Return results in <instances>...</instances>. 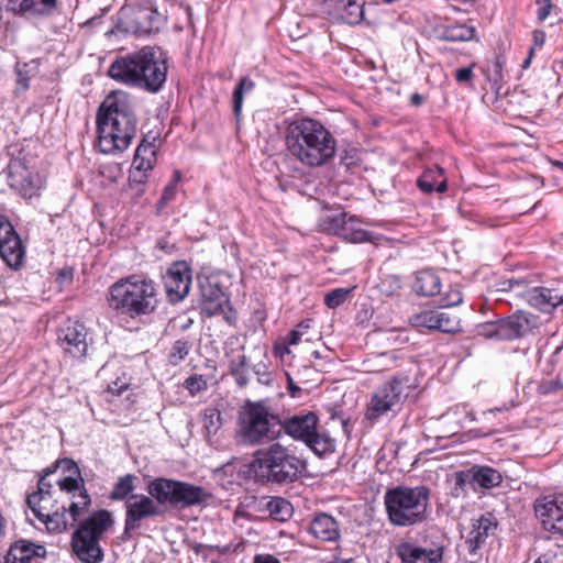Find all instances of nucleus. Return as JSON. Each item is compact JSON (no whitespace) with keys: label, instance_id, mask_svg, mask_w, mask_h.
Returning a JSON list of instances; mask_svg holds the SVG:
<instances>
[{"label":"nucleus","instance_id":"nucleus-1","mask_svg":"<svg viewBox=\"0 0 563 563\" xmlns=\"http://www.w3.org/2000/svg\"><path fill=\"white\" fill-rule=\"evenodd\" d=\"M147 493L148 496L134 494L125 500L124 534L140 529L142 520L159 516L162 511L158 505L186 508L205 504L211 498V494L201 486L164 477L150 482Z\"/></svg>","mask_w":563,"mask_h":563},{"label":"nucleus","instance_id":"nucleus-2","mask_svg":"<svg viewBox=\"0 0 563 563\" xmlns=\"http://www.w3.org/2000/svg\"><path fill=\"white\" fill-rule=\"evenodd\" d=\"M98 147L104 154L125 151L137 132V120L130 99L122 91L111 92L97 112Z\"/></svg>","mask_w":563,"mask_h":563},{"label":"nucleus","instance_id":"nucleus-3","mask_svg":"<svg viewBox=\"0 0 563 563\" xmlns=\"http://www.w3.org/2000/svg\"><path fill=\"white\" fill-rule=\"evenodd\" d=\"M285 143L289 154L308 167L330 162L336 151V140L319 121L310 118L295 120L286 128Z\"/></svg>","mask_w":563,"mask_h":563},{"label":"nucleus","instance_id":"nucleus-4","mask_svg":"<svg viewBox=\"0 0 563 563\" xmlns=\"http://www.w3.org/2000/svg\"><path fill=\"white\" fill-rule=\"evenodd\" d=\"M166 58L159 48L144 46L141 49L117 57L108 75L122 84L158 92L167 78Z\"/></svg>","mask_w":563,"mask_h":563},{"label":"nucleus","instance_id":"nucleus-5","mask_svg":"<svg viewBox=\"0 0 563 563\" xmlns=\"http://www.w3.org/2000/svg\"><path fill=\"white\" fill-rule=\"evenodd\" d=\"M109 306L131 318L148 316L158 306V292L153 280L132 275L115 282L108 292Z\"/></svg>","mask_w":563,"mask_h":563},{"label":"nucleus","instance_id":"nucleus-6","mask_svg":"<svg viewBox=\"0 0 563 563\" xmlns=\"http://www.w3.org/2000/svg\"><path fill=\"white\" fill-rule=\"evenodd\" d=\"M430 489L424 485H399L387 489L384 505L388 520L396 527H411L428 519Z\"/></svg>","mask_w":563,"mask_h":563},{"label":"nucleus","instance_id":"nucleus-7","mask_svg":"<svg viewBox=\"0 0 563 563\" xmlns=\"http://www.w3.org/2000/svg\"><path fill=\"white\" fill-rule=\"evenodd\" d=\"M280 433V418L262 401H247L238 413L235 438L243 445H264L278 439Z\"/></svg>","mask_w":563,"mask_h":563},{"label":"nucleus","instance_id":"nucleus-8","mask_svg":"<svg viewBox=\"0 0 563 563\" xmlns=\"http://www.w3.org/2000/svg\"><path fill=\"white\" fill-rule=\"evenodd\" d=\"M113 522L112 514L106 509L93 511L81 520L71 534L74 555L82 563H101L104 553L100 540Z\"/></svg>","mask_w":563,"mask_h":563},{"label":"nucleus","instance_id":"nucleus-9","mask_svg":"<svg viewBox=\"0 0 563 563\" xmlns=\"http://www.w3.org/2000/svg\"><path fill=\"white\" fill-rule=\"evenodd\" d=\"M255 474L277 484L295 482L306 468V463L280 443H273L257 451L251 464Z\"/></svg>","mask_w":563,"mask_h":563},{"label":"nucleus","instance_id":"nucleus-10","mask_svg":"<svg viewBox=\"0 0 563 563\" xmlns=\"http://www.w3.org/2000/svg\"><path fill=\"white\" fill-rule=\"evenodd\" d=\"M296 440L303 441L317 455H323L334 450L333 440L318 430V417L313 412L295 415L282 421V431Z\"/></svg>","mask_w":563,"mask_h":563},{"label":"nucleus","instance_id":"nucleus-11","mask_svg":"<svg viewBox=\"0 0 563 563\" xmlns=\"http://www.w3.org/2000/svg\"><path fill=\"white\" fill-rule=\"evenodd\" d=\"M405 387H409V379L405 376H395L385 383L373 394L365 412V418L376 421L388 411L399 407L407 397Z\"/></svg>","mask_w":563,"mask_h":563},{"label":"nucleus","instance_id":"nucleus-12","mask_svg":"<svg viewBox=\"0 0 563 563\" xmlns=\"http://www.w3.org/2000/svg\"><path fill=\"white\" fill-rule=\"evenodd\" d=\"M536 325V316L525 311H517L506 319L484 324L482 334L499 340H514L527 334Z\"/></svg>","mask_w":563,"mask_h":563},{"label":"nucleus","instance_id":"nucleus-13","mask_svg":"<svg viewBox=\"0 0 563 563\" xmlns=\"http://www.w3.org/2000/svg\"><path fill=\"white\" fill-rule=\"evenodd\" d=\"M533 507L545 531L563 536V493L542 495Z\"/></svg>","mask_w":563,"mask_h":563},{"label":"nucleus","instance_id":"nucleus-14","mask_svg":"<svg viewBox=\"0 0 563 563\" xmlns=\"http://www.w3.org/2000/svg\"><path fill=\"white\" fill-rule=\"evenodd\" d=\"M25 249L9 218L0 212V256L5 264L19 269L24 260Z\"/></svg>","mask_w":563,"mask_h":563},{"label":"nucleus","instance_id":"nucleus-15","mask_svg":"<svg viewBox=\"0 0 563 563\" xmlns=\"http://www.w3.org/2000/svg\"><path fill=\"white\" fill-rule=\"evenodd\" d=\"M321 225L323 231L338 235L347 242L362 243L371 241L369 232L363 230L358 221L353 216H347L346 212L327 216L322 220Z\"/></svg>","mask_w":563,"mask_h":563},{"label":"nucleus","instance_id":"nucleus-16","mask_svg":"<svg viewBox=\"0 0 563 563\" xmlns=\"http://www.w3.org/2000/svg\"><path fill=\"white\" fill-rule=\"evenodd\" d=\"M126 27L135 35H148L159 30L164 23V15L151 7H137L123 11Z\"/></svg>","mask_w":563,"mask_h":563},{"label":"nucleus","instance_id":"nucleus-17","mask_svg":"<svg viewBox=\"0 0 563 563\" xmlns=\"http://www.w3.org/2000/svg\"><path fill=\"white\" fill-rule=\"evenodd\" d=\"M88 330L78 320H68L57 333V342L62 349L74 357L85 356L88 349Z\"/></svg>","mask_w":563,"mask_h":563},{"label":"nucleus","instance_id":"nucleus-18","mask_svg":"<svg viewBox=\"0 0 563 563\" xmlns=\"http://www.w3.org/2000/svg\"><path fill=\"white\" fill-rule=\"evenodd\" d=\"M410 323L416 328H426L443 333H454L460 330L459 318L441 309L424 310L416 313L410 318Z\"/></svg>","mask_w":563,"mask_h":563},{"label":"nucleus","instance_id":"nucleus-19","mask_svg":"<svg viewBox=\"0 0 563 563\" xmlns=\"http://www.w3.org/2000/svg\"><path fill=\"white\" fill-rule=\"evenodd\" d=\"M164 285L170 302L183 300L190 290L191 272L185 262H176L168 268Z\"/></svg>","mask_w":563,"mask_h":563},{"label":"nucleus","instance_id":"nucleus-20","mask_svg":"<svg viewBox=\"0 0 563 563\" xmlns=\"http://www.w3.org/2000/svg\"><path fill=\"white\" fill-rule=\"evenodd\" d=\"M227 310L229 307V298L222 289L214 284L206 283L201 285V312L207 317L223 314L227 322L233 323L234 319L230 317Z\"/></svg>","mask_w":563,"mask_h":563},{"label":"nucleus","instance_id":"nucleus-21","mask_svg":"<svg viewBox=\"0 0 563 563\" xmlns=\"http://www.w3.org/2000/svg\"><path fill=\"white\" fill-rule=\"evenodd\" d=\"M498 522L496 518L487 512L472 521V529L468 532L465 543L471 554H476L483 548L487 539L495 536Z\"/></svg>","mask_w":563,"mask_h":563},{"label":"nucleus","instance_id":"nucleus-22","mask_svg":"<svg viewBox=\"0 0 563 563\" xmlns=\"http://www.w3.org/2000/svg\"><path fill=\"white\" fill-rule=\"evenodd\" d=\"M44 545L21 539L10 545L2 563H32L35 558H45Z\"/></svg>","mask_w":563,"mask_h":563},{"label":"nucleus","instance_id":"nucleus-23","mask_svg":"<svg viewBox=\"0 0 563 563\" xmlns=\"http://www.w3.org/2000/svg\"><path fill=\"white\" fill-rule=\"evenodd\" d=\"M396 553L402 563H439L442 560V550H426L409 542H402L396 548Z\"/></svg>","mask_w":563,"mask_h":563},{"label":"nucleus","instance_id":"nucleus-24","mask_svg":"<svg viewBox=\"0 0 563 563\" xmlns=\"http://www.w3.org/2000/svg\"><path fill=\"white\" fill-rule=\"evenodd\" d=\"M309 532L317 539L334 542L340 539V526L334 517L320 512L309 523Z\"/></svg>","mask_w":563,"mask_h":563},{"label":"nucleus","instance_id":"nucleus-25","mask_svg":"<svg viewBox=\"0 0 563 563\" xmlns=\"http://www.w3.org/2000/svg\"><path fill=\"white\" fill-rule=\"evenodd\" d=\"M8 8L27 16H44L56 10L57 0H8Z\"/></svg>","mask_w":563,"mask_h":563},{"label":"nucleus","instance_id":"nucleus-26","mask_svg":"<svg viewBox=\"0 0 563 563\" xmlns=\"http://www.w3.org/2000/svg\"><path fill=\"white\" fill-rule=\"evenodd\" d=\"M468 475L473 484L483 488H493L503 482L501 473L490 466L474 465L468 470Z\"/></svg>","mask_w":563,"mask_h":563},{"label":"nucleus","instance_id":"nucleus-27","mask_svg":"<svg viewBox=\"0 0 563 563\" xmlns=\"http://www.w3.org/2000/svg\"><path fill=\"white\" fill-rule=\"evenodd\" d=\"M38 520L51 533H60L71 527L67 517V506L63 503L56 509L45 512Z\"/></svg>","mask_w":563,"mask_h":563},{"label":"nucleus","instance_id":"nucleus-28","mask_svg":"<svg viewBox=\"0 0 563 563\" xmlns=\"http://www.w3.org/2000/svg\"><path fill=\"white\" fill-rule=\"evenodd\" d=\"M412 289L421 296L439 295L441 289V280L435 273L428 269L421 271L416 275Z\"/></svg>","mask_w":563,"mask_h":563},{"label":"nucleus","instance_id":"nucleus-29","mask_svg":"<svg viewBox=\"0 0 563 563\" xmlns=\"http://www.w3.org/2000/svg\"><path fill=\"white\" fill-rule=\"evenodd\" d=\"M335 9L340 20L350 25L358 24L364 18L363 4L355 0H339Z\"/></svg>","mask_w":563,"mask_h":563},{"label":"nucleus","instance_id":"nucleus-30","mask_svg":"<svg viewBox=\"0 0 563 563\" xmlns=\"http://www.w3.org/2000/svg\"><path fill=\"white\" fill-rule=\"evenodd\" d=\"M90 505L91 498L86 488H81L80 493L71 496L67 507V517L71 527L79 520L82 514L88 510Z\"/></svg>","mask_w":563,"mask_h":563},{"label":"nucleus","instance_id":"nucleus-31","mask_svg":"<svg viewBox=\"0 0 563 563\" xmlns=\"http://www.w3.org/2000/svg\"><path fill=\"white\" fill-rule=\"evenodd\" d=\"M26 504L37 519L60 506L56 499H53V495L38 496V494H30Z\"/></svg>","mask_w":563,"mask_h":563},{"label":"nucleus","instance_id":"nucleus-32","mask_svg":"<svg viewBox=\"0 0 563 563\" xmlns=\"http://www.w3.org/2000/svg\"><path fill=\"white\" fill-rule=\"evenodd\" d=\"M265 510L276 521H286L292 515V506L283 497H272L265 504Z\"/></svg>","mask_w":563,"mask_h":563},{"label":"nucleus","instance_id":"nucleus-33","mask_svg":"<svg viewBox=\"0 0 563 563\" xmlns=\"http://www.w3.org/2000/svg\"><path fill=\"white\" fill-rule=\"evenodd\" d=\"M223 420L218 408H206L202 415V427L207 438L214 435L222 427Z\"/></svg>","mask_w":563,"mask_h":563},{"label":"nucleus","instance_id":"nucleus-34","mask_svg":"<svg viewBox=\"0 0 563 563\" xmlns=\"http://www.w3.org/2000/svg\"><path fill=\"white\" fill-rule=\"evenodd\" d=\"M475 36V29L466 24H453L444 30L443 38L451 42H466Z\"/></svg>","mask_w":563,"mask_h":563},{"label":"nucleus","instance_id":"nucleus-35","mask_svg":"<svg viewBox=\"0 0 563 563\" xmlns=\"http://www.w3.org/2000/svg\"><path fill=\"white\" fill-rule=\"evenodd\" d=\"M444 170L440 166H435L434 168H429L423 172V174L418 178L417 186L419 189L426 194H431L434 191L435 185L438 180L443 177Z\"/></svg>","mask_w":563,"mask_h":563},{"label":"nucleus","instance_id":"nucleus-36","mask_svg":"<svg viewBox=\"0 0 563 563\" xmlns=\"http://www.w3.org/2000/svg\"><path fill=\"white\" fill-rule=\"evenodd\" d=\"M5 173L8 178L10 179L11 186H21L23 187V181L27 179L29 172L25 165L19 158H11Z\"/></svg>","mask_w":563,"mask_h":563},{"label":"nucleus","instance_id":"nucleus-37","mask_svg":"<svg viewBox=\"0 0 563 563\" xmlns=\"http://www.w3.org/2000/svg\"><path fill=\"white\" fill-rule=\"evenodd\" d=\"M134 476L126 474L118 479L114 484L113 489L110 493V499L112 500H126L134 489Z\"/></svg>","mask_w":563,"mask_h":563},{"label":"nucleus","instance_id":"nucleus-38","mask_svg":"<svg viewBox=\"0 0 563 563\" xmlns=\"http://www.w3.org/2000/svg\"><path fill=\"white\" fill-rule=\"evenodd\" d=\"M255 88L254 81L250 77H243L240 79L238 86L235 87L233 91V112L236 117L240 115L243 100H244V93L251 92Z\"/></svg>","mask_w":563,"mask_h":563},{"label":"nucleus","instance_id":"nucleus-39","mask_svg":"<svg viewBox=\"0 0 563 563\" xmlns=\"http://www.w3.org/2000/svg\"><path fill=\"white\" fill-rule=\"evenodd\" d=\"M548 288L545 287H534L526 291V300L532 306L538 308L541 311L549 312L548 305Z\"/></svg>","mask_w":563,"mask_h":563},{"label":"nucleus","instance_id":"nucleus-40","mask_svg":"<svg viewBox=\"0 0 563 563\" xmlns=\"http://www.w3.org/2000/svg\"><path fill=\"white\" fill-rule=\"evenodd\" d=\"M246 365L247 358L244 354H239L230 363L231 374L235 377L236 384L241 387L245 386L249 382Z\"/></svg>","mask_w":563,"mask_h":563},{"label":"nucleus","instance_id":"nucleus-41","mask_svg":"<svg viewBox=\"0 0 563 563\" xmlns=\"http://www.w3.org/2000/svg\"><path fill=\"white\" fill-rule=\"evenodd\" d=\"M350 292L351 289L347 288H335L325 295L324 302L329 308L334 309L347 299Z\"/></svg>","mask_w":563,"mask_h":563},{"label":"nucleus","instance_id":"nucleus-42","mask_svg":"<svg viewBox=\"0 0 563 563\" xmlns=\"http://www.w3.org/2000/svg\"><path fill=\"white\" fill-rule=\"evenodd\" d=\"M57 485L59 486L60 492H65L73 495L76 492L80 493L81 488H86L82 478L78 479L77 477H74L71 475L58 479Z\"/></svg>","mask_w":563,"mask_h":563},{"label":"nucleus","instance_id":"nucleus-43","mask_svg":"<svg viewBox=\"0 0 563 563\" xmlns=\"http://www.w3.org/2000/svg\"><path fill=\"white\" fill-rule=\"evenodd\" d=\"M185 387L191 395H196L199 391L206 389L207 382L201 375H192L185 380Z\"/></svg>","mask_w":563,"mask_h":563},{"label":"nucleus","instance_id":"nucleus-44","mask_svg":"<svg viewBox=\"0 0 563 563\" xmlns=\"http://www.w3.org/2000/svg\"><path fill=\"white\" fill-rule=\"evenodd\" d=\"M147 172L140 170L132 167L129 175V186L134 189L135 187L142 186L147 181Z\"/></svg>","mask_w":563,"mask_h":563},{"label":"nucleus","instance_id":"nucleus-45","mask_svg":"<svg viewBox=\"0 0 563 563\" xmlns=\"http://www.w3.org/2000/svg\"><path fill=\"white\" fill-rule=\"evenodd\" d=\"M141 157L156 158V147L153 142L143 140L137 146L135 154Z\"/></svg>","mask_w":563,"mask_h":563},{"label":"nucleus","instance_id":"nucleus-46","mask_svg":"<svg viewBox=\"0 0 563 563\" xmlns=\"http://www.w3.org/2000/svg\"><path fill=\"white\" fill-rule=\"evenodd\" d=\"M309 329L308 322H301L299 323L288 335L287 343L295 345L298 344L301 340V336L306 333V331Z\"/></svg>","mask_w":563,"mask_h":563},{"label":"nucleus","instance_id":"nucleus-47","mask_svg":"<svg viewBox=\"0 0 563 563\" xmlns=\"http://www.w3.org/2000/svg\"><path fill=\"white\" fill-rule=\"evenodd\" d=\"M156 163V158L141 157L134 155L132 167L144 172H151Z\"/></svg>","mask_w":563,"mask_h":563},{"label":"nucleus","instance_id":"nucleus-48","mask_svg":"<svg viewBox=\"0 0 563 563\" xmlns=\"http://www.w3.org/2000/svg\"><path fill=\"white\" fill-rule=\"evenodd\" d=\"M189 353V347L187 342L185 341H176L173 350H172V357L176 361L184 360Z\"/></svg>","mask_w":563,"mask_h":563},{"label":"nucleus","instance_id":"nucleus-49","mask_svg":"<svg viewBox=\"0 0 563 563\" xmlns=\"http://www.w3.org/2000/svg\"><path fill=\"white\" fill-rule=\"evenodd\" d=\"M441 302L445 307L456 306V305L462 302V294L457 289L450 290L449 292H446L444 295V297L442 298Z\"/></svg>","mask_w":563,"mask_h":563},{"label":"nucleus","instance_id":"nucleus-50","mask_svg":"<svg viewBox=\"0 0 563 563\" xmlns=\"http://www.w3.org/2000/svg\"><path fill=\"white\" fill-rule=\"evenodd\" d=\"M548 305H549V312L558 307L559 305L563 303V292H559L555 289L548 288Z\"/></svg>","mask_w":563,"mask_h":563},{"label":"nucleus","instance_id":"nucleus-51","mask_svg":"<svg viewBox=\"0 0 563 563\" xmlns=\"http://www.w3.org/2000/svg\"><path fill=\"white\" fill-rule=\"evenodd\" d=\"M56 466L63 467L64 471L68 472L69 474L77 475L80 477V471L77 464L70 460V459H63L56 461Z\"/></svg>","mask_w":563,"mask_h":563},{"label":"nucleus","instance_id":"nucleus-52","mask_svg":"<svg viewBox=\"0 0 563 563\" xmlns=\"http://www.w3.org/2000/svg\"><path fill=\"white\" fill-rule=\"evenodd\" d=\"M538 11L537 15L539 21H544L551 12V0H537Z\"/></svg>","mask_w":563,"mask_h":563},{"label":"nucleus","instance_id":"nucleus-53","mask_svg":"<svg viewBox=\"0 0 563 563\" xmlns=\"http://www.w3.org/2000/svg\"><path fill=\"white\" fill-rule=\"evenodd\" d=\"M562 388H563V385L559 380H556V379H551V380H548V382H543L539 386V390L542 394L555 393L558 390H561Z\"/></svg>","mask_w":563,"mask_h":563},{"label":"nucleus","instance_id":"nucleus-54","mask_svg":"<svg viewBox=\"0 0 563 563\" xmlns=\"http://www.w3.org/2000/svg\"><path fill=\"white\" fill-rule=\"evenodd\" d=\"M474 76V73H473V66H470V67H464V68H459L455 70V79L457 82H467L470 81Z\"/></svg>","mask_w":563,"mask_h":563},{"label":"nucleus","instance_id":"nucleus-55","mask_svg":"<svg viewBox=\"0 0 563 563\" xmlns=\"http://www.w3.org/2000/svg\"><path fill=\"white\" fill-rule=\"evenodd\" d=\"M380 364L387 367H390L394 363H396L400 356L398 351H390L386 353H382L379 355Z\"/></svg>","mask_w":563,"mask_h":563},{"label":"nucleus","instance_id":"nucleus-56","mask_svg":"<svg viewBox=\"0 0 563 563\" xmlns=\"http://www.w3.org/2000/svg\"><path fill=\"white\" fill-rule=\"evenodd\" d=\"M52 488L53 485L51 482H48L45 476H41L37 482V490L33 494H38V496L42 495H52Z\"/></svg>","mask_w":563,"mask_h":563},{"label":"nucleus","instance_id":"nucleus-57","mask_svg":"<svg viewBox=\"0 0 563 563\" xmlns=\"http://www.w3.org/2000/svg\"><path fill=\"white\" fill-rule=\"evenodd\" d=\"M175 188L176 186L174 184H169L165 187L163 195L158 201L159 208H163L168 201H170L174 198Z\"/></svg>","mask_w":563,"mask_h":563},{"label":"nucleus","instance_id":"nucleus-58","mask_svg":"<svg viewBox=\"0 0 563 563\" xmlns=\"http://www.w3.org/2000/svg\"><path fill=\"white\" fill-rule=\"evenodd\" d=\"M254 563H280L279 560L271 554H257Z\"/></svg>","mask_w":563,"mask_h":563},{"label":"nucleus","instance_id":"nucleus-59","mask_svg":"<svg viewBox=\"0 0 563 563\" xmlns=\"http://www.w3.org/2000/svg\"><path fill=\"white\" fill-rule=\"evenodd\" d=\"M29 88V78L20 70L18 71V90L25 91Z\"/></svg>","mask_w":563,"mask_h":563},{"label":"nucleus","instance_id":"nucleus-60","mask_svg":"<svg viewBox=\"0 0 563 563\" xmlns=\"http://www.w3.org/2000/svg\"><path fill=\"white\" fill-rule=\"evenodd\" d=\"M533 38H534V44L537 46H542L545 42V33L543 31H534Z\"/></svg>","mask_w":563,"mask_h":563},{"label":"nucleus","instance_id":"nucleus-61","mask_svg":"<svg viewBox=\"0 0 563 563\" xmlns=\"http://www.w3.org/2000/svg\"><path fill=\"white\" fill-rule=\"evenodd\" d=\"M446 189V179L444 177H441V179L438 180L434 190H437L438 192H444Z\"/></svg>","mask_w":563,"mask_h":563},{"label":"nucleus","instance_id":"nucleus-62","mask_svg":"<svg viewBox=\"0 0 563 563\" xmlns=\"http://www.w3.org/2000/svg\"><path fill=\"white\" fill-rule=\"evenodd\" d=\"M410 102H411L412 106L418 107V106H420L423 102V97L421 95H419V93H413L410 97Z\"/></svg>","mask_w":563,"mask_h":563},{"label":"nucleus","instance_id":"nucleus-63","mask_svg":"<svg viewBox=\"0 0 563 563\" xmlns=\"http://www.w3.org/2000/svg\"><path fill=\"white\" fill-rule=\"evenodd\" d=\"M58 467L59 466H56V463H55L53 466L46 467L43 471V474L41 476H45V478H47V476H49L51 474L55 473Z\"/></svg>","mask_w":563,"mask_h":563},{"label":"nucleus","instance_id":"nucleus-64","mask_svg":"<svg viewBox=\"0 0 563 563\" xmlns=\"http://www.w3.org/2000/svg\"><path fill=\"white\" fill-rule=\"evenodd\" d=\"M122 389H123V386L118 387V384H117V383H114V386H109V390H110L111 393L121 394Z\"/></svg>","mask_w":563,"mask_h":563}]
</instances>
